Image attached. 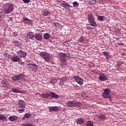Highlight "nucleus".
Listing matches in <instances>:
<instances>
[{"label":"nucleus","mask_w":126,"mask_h":126,"mask_svg":"<svg viewBox=\"0 0 126 126\" xmlns=\"http://www.w3.org/2000/svg\"><path fill=\"white\" fill-rule=\"evenodd\" d=\"M1 10L0 9V12Z\"/></svg>","instance_id":"obj_49"},{"label":"nucleus","mask_w":126,"mask_h":126,"mask_svg":"<svg viewBox=\"0 0 126 126\" xmlns=\"http://www.w3.org/2000/svg\"><path fill=\"white\" fill-rule=\"evenodd\" d=\"M23 23H25V24H29L32 23V20L29 19L28 17H24Z\"/></svg>","instance_id":"obj_14"},{"label":"nucleus","mask_w":126,"mask_h":126,"mask_svg":"<svg viewBox=\"0 0 126 126\" xmlns=\"http://www.w3.org/2000/svg\"><path fill=\"white\" fill-rule=\"evenodd\" d=\"M86 125L87 126H94L93 123L91 121H87L86 122Z\"/></svg>","instance_id":"obj_31"},{"label":"nucleus","mask_w":126,"mask_h":126,"mask_svg":"<svg viewBox=\"0 0 126 126\" xmlns=\"http://www.w3.org/2000/svg\"><path fill=\"white\" fill-rule=\"evenodd\" d=\"M26 107L25 102L22 99H19L18 100V107L19 109H18V111L20 113H24L25 111V108Z\"/></svg>","instance_id":"obj_1"},{"label":"nucleus","mask_w":126,"mask_h":126,"mask_svg":"<svg viewBox=\"0 0 126 126\" xmlns=\"http://www.w3.org/2000/svg\"><path fill=\"white\" fill-rule=\"evenodd\" d=\"M111 89L107 88L104 89V91L102 94V97L104 98H111Z\"/></svg>","instance_id":"obj_3"},{"label":"nucleus","mask_w":126,"mask_h":126,"mask_svg":"<svg viewBox=\"0 0 126 126\" xmlns=\"http://www.w3.org/2000/svg\"><path fill=\"white\" fill-rule=\"evenodd\" d=\"M58 2H60V4L62 7H63L66 9H69L70 5L69 3H68V2L63 1V0H59Z\"/></svg>","instance_id":"obj_7"},{"label":"nucleus","mask_w":126,"mask_h":126,"mask_svg":"<svg viewBox=\"0 0 126 126\" xmlns=\"http://www.w3.org/2000/svg\"><path fill=\"white\" fill-rule=\"evenodd\" d=\"M77 124H79V125H81V124H83L85 123V120L83 118H78L76 120Z\"/></svg>","instance_id":"obj_16"},{"label":"nucleus","mask_w":126,"mask_h":126,"mask_svg":"<svg viewBox=\"0 0 126 126\" xmlns=\"http://www.w3.org/2000/svg\"><path fill=\"white\" fill-rule=\"evenodd\" d=\"M7 118L5 117H3L2 115H0V120L1 121H6Z\"/></svg>","instance_id":"obj_34"},{"label":"nucleus","mask_w":126,"mask_h":126,"mask_svg":"<svg viewBox=\"0 0 126 126\" xmlns=\"http://www.w3.org/2000/svg\"><path fill=\"white\" fill-rule=\"evenodd\" d=\"M98 79L99 80H101V81H105V80H107L108 79V78L104 74H99V76H98Z\"/></svg>","instance_id":"obj_12"},{"label":"nucleus","mask_w":126,"mask_h":126,"mask_svg":"<svg viewBox=\"0 0 126 126\" xmlns=\"http://www.w3.org/2000/svg\"><path fill=\"white\" fill-rule=\"evenodd\" d=\"M58 110H59V107H57V106L49 107L50 112H57Z\"/></svg>","instance_id":"obj_17"},{"label":"nucleus","mask_w":126,"mask_h":126,"mask_svg":"<svg viewBox=\"0 0 126 126\" xmlns=\"http://www.w3.org/2000/svg\"><path fill=\"white\" fill-rule=\"evenodd\" d=\"M98 118L99 119H101V120H102L103 119H105V120L107 119V117H106V116L103 114L99 115L98 116Z\"/></svg>","instance_id":"obj_25"},{"label":"nucleus","mask_w":126,"mask_h":126,"mask_svg":"<svg viewBox=\"0 0 126 126\" xmlns=\"http://www.w3.org/2000/svg\"><path fill=\"white\" fill-rule=\"evenodd\" d=\"M3 18H4V16H2L1 15H0V21L2 20Z\"/></svg>","instance_id":"obj_45"},{"label":"nucleus","mask_w":126,"mask_h":126,"mask_svg":"<svg viewBox=\"0 0 126 126\" xmlns=\"http://www.w3.org/2000/svg\"><path fill=\"white\" fill-rule=\"evenodd\" d=\"M88 1L91 5H94L96 4L95 0H88Z\"/></svg>","instance_id":"obj_30"},{"label":"nucleus","mask_w":126,"mask_h":126,"mask_svg":"<svg viewBox=\"0 0 126 126\" xmlns=\"http://www.w3.org/2000/svg\"><path fill=\"white\" fill-rule=\"evenodd\" d=\"M14 43L15 44L16 46H19L22 44V43L21 42V41H19V40H15L14 41Z\"/></svg>","instance_id":"obj_26"},{"label":"nucleus","mask_w":126,"mask_h":126,"mask_svg":"<svg viewBox=\"0 0 126 126\" xmlns=\"http://www.w3.org/2000/svg\"><path fill=\"white\" fill-rule=\"evenodd\" d=\"M72 4H73V5L74 7H79V2L75 1V2H73Z\"/></svg>","instance_id":"obj_35"},{"label":"nucleus","mask_w":126,"mask_h":126,"mask_svg":"<svg viewBox=\"0 0 126 126\" xmlns=\"http://www.w3.org/2000/svg\"><path fill=\"white\" fill-rule=\"evenodd\" d=\"M80 105H81V102H77L75 100H72V101H68L66 103V105L70 108H76L77 107L80 106Z\"/></svg>","instance_id":"obj_2"},{"label":"nucleus","mask_w":126,"mask_h":126,"mask_svg":"<svg viewBox=\"0 0 126 126\" xmlns=\"http://www.w3.org/2000/svg\"><path fill=\"white\" fill-rule=\"evenodd\" d=\"M28 36L31 39H32V38L35 37V35H34V33L30 32L28 33Z\"/></svg>","instance_id":"obj_28"},{"label":"nucleus","mask_w":126,"mask_h":126,"mask_svg":"<svg viewBox=\"0 0 126 126\" xmlns=\"http://www.w3.org/2000/svg\"><path fill=\"white\" fill-rule=\"evenodd\" d=\"M50 35L49 34H48V33H44L43 35V37L44 38V39H46V40L49 39V38H50Z\"/></svg>","instance_id":"obj_29"},{"label":"nucleus","mask_w":126,"mask_h":126,"mask_svg":"<svg viewBox=\"0 0 126 126\" xmlns=\"http://www.w3.org/2000/svg\"><path fill=\"white\" fill-rule=\"evenodd\" d=\"M98 20H100V21H106L107 18L106 17H104L103 16H98Z\"/></svg>","instance_id":"obj_27"},{"label":"nucleus","mask_w":126,"mask_h":126,"mask_svg":"<svg viewBox=\"0 0 126 126\" xmlns=\"http://www.w3.org/2000/svg\"><path fill=\"white\" fill-rule=\"evenodd\" d=\"M31 117H32V115L30 114V113H26L24 115V117H23L22 119L23 120H24L25 118H31Z\"/></svg>","instance_id":"obj_23"},{"label":"nucleus","mask_w":126,"mask_h":126,"mask_svg":"<svg viewBox=\"0 0 126 126\" xmlns=\"http://www.w3.org/2000/svg\"><path fill=\"white\" fill-rule=\"evenodd\" d=\"M87 29H89L90 30H92V28L91 27V24H90L87 25Z\"/></svg>","instance_id":"obj_40"},{"label":"nucleus","mask_w":126,"mask_h":126,"mask_svg":"<svg viewBox=\"0 0 126 126\" xmlns=\"http://www.w3.org/2000/svg\"><path fill=\"white\" fill-rule=\"evenodd\" d=\"M51 12L50 11H48L47 10H43L42 11V14L44 16H48L49 14H50Z\"/></svg>","instance_id":"obj_20"},{"label":"nucleus","mask_w":126,"mask_h":126,"mask_svg":"<svg viewBox=\"0 0 126 126\" xmlns=\"http://www.w3.org/2000/svg\"><path fill=\"white\" fill-rule=\"evenodd\" d=\"M17 54L18 55H19V56H20V57H26L27 56V54L26 52H24V51H23V50H19L18 51V52H17Z\"/></svg>","instance_id":"obj_13"},{"label":"nucleus","mask_w":126,"mask_h":126,"mask_svg":"<svg viewBox=\"0 0 126 126\" xmlns=\"http://www.w3.org/2000/svg\"><path fill=\"white\" fill-rule=\"evenodd\" d=\"M13 35L14 36H17V32H14L13 34Z\"/></svg>","instance_id":"obj_46"},{"label":"nucleus","mask_w":126,"mask_h":126,"mask_svg":"<svg viewBox=\"0 0 126 126\" xmlns=\"http://www.w3.org/2000/svg\"><path fill=\"white\" fill-rule=\"evenodd\" d=\"M90 24L91 25L92 30L94 29L95 28V26L96 25L95 22V19L94 20V22H91V23H90Z\"/></svg>","instance_id":"obj_24"},{"label":"nucleus","mask_w":126,"mask_h":126,"mask_svg":"<svg viewBox=\"0 0 126 126\" xmlns=\"http://www.w3.org/2000/svg\"><path fill=\"white\" fill-rule=\"evenodd\" d=\"M125 25L126 26V23L125 24Z\"/></svg>","instance_id":"obj_48"},{"label":"nucleus","mask_w":126,"mask_h":126,"mask_svg":"<svg viewBox=\"0 0 126 126\" xmlns=\"http://www.w3.org/2000/svg\"><path fill=\"white\" fill-rule=\"evenodd\" d=\"M50 96L52 97H54V98H59V95L55 93H54L53 92H51L50 93Z\"/></svg>","instance_id":"obj_21"},{"label":"nucleus","mask_w":126,"mask_h":126,"mask_svg":"<svg viewBox=\"0 0 126 126\" xmlns=\"http://www.w3.org/2000/svg\"><path fill=\"white\" fill-rule=\"evenodd\" d=\"M70 44V40H65L64 42V45H65L67 46H69Z\"/></svg>","instance_id":"obj_37"},{"label":"nucleus","mask_w":126,"mask_h":126,"mask_svg":"<svg viewBox=\"0 0 126 126\" xmlns=\"http://www.w3.org/2000/svg\"><path fill=\"white\" fill-rule=\"evenodd\" d=\"M62 63H61L62 66H64L66 65V63H65V62H62Z\"/></svg>","instance_id":"obj_44"},{"label":"nucleus","mask_w":126,"mask_h":126,"mask_svg":"<svg viewBox=\"0 0 126 126\" xmlns=\"http://www.w3.org/2000/svg\"><path fill=\"white\" fill-rule=\"evenodd\" d=\"M54 25L55 26V28H60V27L62 26V25L60 24L59 22H54Z\"/></svg>","instance_id":"obj_32"},{"label":"nucleus","mask_w":126,"mask_h":126,"mask_svg":"<svg viewBox=\"0 0 126 126\" xmlns=\"http://www.w3.org/2000/svg\"><path fill=\"white\" fill-rule=\"evenodd\" d=\"M73 79L77 84H79V85H82L84 83L83 79H82V77H80V76H74Z\"/></svg>","instance_id":"obj_6"},{"label":"nucleus","mask_w":126,"mask_h":126,"mask_svg":"<svg viewBox=\"0 0 126 126\" xmlns=\"http://www.w3.org/2000/svg\"><path fill=\"white\" fill-rule=\"evenodd\" d=\"M24 77H25L24 74H19L18 75L13 76V77H12V79L14 81H16V80H19L24 79Z\"/></svg>","instance_id":"obj_9"},{"label":"nucleus","mask_w":126,"mask_h":126,"mask_svg":"<svg viewBox=\"0 0 126 126\" xmlns=\"http://www.w3.org/2000/svg\"><path fill=\"white\" fill-rule=\"evenodd\" d=\"M70 79L68 78V77H63L61 79V81L59 83L60 86H63L64 85L65 83L69 82Z\"/></svg>","instance_id":"obj_8"},{"label":"nucleus","mask_w":126,"mask_h":126,"mask_svg":"<svg viewBox=\"0 0 126 126\" xmlns=\"http://www.w3.org/2000/svg\"><path fill=\"white\" fill-rule=\"evenodd\" d=\"M27 66L30 69H33V63H28Z\"/></svg>","instance_id":"obj_38"},{"label":"nucleus","mask_w":126,"mask_h":126,"mask_svg":"<svg viewBox=\"0 0 126 126\" xmlns=\"http://www.w3.org/2000/svg\"><path fill=\"white\" fill-rule=\"evenodd\" d=\"M78 41H79V42L84 43L85 41L84 37H83V36H81L80 38H79Z\"/></svg>","instance_id":"obj_36"},{"label":"nucleus","mask_w":126,"mask_h":126,"mask_svg":"<svg viewBox=\"0 0 126 126\" xmlns=\"http://www.w3.org/2000/svg\"><path fill=\"white\" fill-rule=\"evenodd\" d=\"M31 0H22V1L25 3H29L30 2Z\"/></svg>","instance_id":"obj_43"},{"label":"nucleus","mask_w":126,"mask_h":126,"mask_svg":"<svg viewBox=\"0 0 126 126\" xmlns=\"http://www.w3.org/2000/svg\"><path fill=\"white\" fill-rule=\"evenodd\" d=\"M41 96L42 97H44L45 98H46L47 97H50V94H42Z\"/></svg>","instance_id":"obj_33"},{"label":"nucleus","mask_w":126,"mask_h":126,"mask_svg":"<svg viewBox=\"0 0 126 126\" xmlns=\"http://www.w3.org/2000/svg\"><path fill=\"white\" fill-rule=\"evenodd\" d=\"M18 117L17 116H10L9 117V120H10L11 122L18 120Z\"/></svg>","instance_id":"obj_18"},{"label":"nucleus","mask_w":126,"mask_h":126,"mask_svg":"<svg viewBox=\"0 0 126 126\" xmlns=\"http://www.w3.org/2000/svg\"><path fill=\"white\" fill-rule=\"evenodd\" d=\"M13 4H10L8 7L5 8V10H4V13L5 14H8V13H10V12H11L13 10Z\"/></svg>","instance_id":"obj_10"},{"label":"nucleus","mask_w":126,"mask_h":126,"mask_svg":"<svg viewBox=\"0 0 126 126\" xmlns=\"http://www.w3.org/2000/svg\"><path fill=\"white\" fill-rule=\"evenodd\" d=\"M102 53L103 54V55L106 58V60H109L110 58V55L108 53V52H107V51H104V52H102Z\"/></svg>","instance_id":"obj_22"},{"label":"nucleus","mask_w":126,"mask_h":126,"mask_svg":"<svg viewBox=\"0 0 126 126\" xmlns=\"http://www.w3.org/2000/svg\"><path fill=\"white\" fill-rule=\"evenodd\" d=\"M40 56L41 57L43 58L45 62H49L50 59V56L49 54L45 52H42L40 53Z\"/></svg>","instance_id":"obj_5"},{"label":"nucleus","mask_w":126,"mask_h":126,"mask_svg":"<svg viewBox=\"0 0 126 126\" xmlns=\"http://www.w3.org/2000/svg\"><path fill=\"white\" fill-rule=\"evenodd\" d=\"M34 38L36 39L38 41H40L42 39V36L41 34L39 33H37L35 35H34Z\"/></svg>","instance_id":"obj_19"},{"label":"nucleus","mask_w":126,"mask_h":126,"mask_svg":"<svg viewBox=\"0 0 126 126\" xmlns=\"http://www.w3.org/2000/svg\"><path fill=\"white\" fill-rule=\"evenodd\" d=\"M23 126H34L31 123H27L26 124H24Z\"/></svg>","instance_id":"obj_41"},{"label":"nucleus","mask_w":126,"mask_h":126,"mask_svg":"<svg viewBox=\"0 0 126 126\" xmlns=\"http://www.w3.org/2000/svg\"><path fill=\"white\" fill-rule=\"evenodd\" d=\"M38 68V66L35 64V63H33V69H37Z\"/></svg>","instance_id":"obj_42"},{"label":"nucleus","mask_w":126,"mask_h":126,"mask_svg":"<svg viewBox=\"0 0 126 126\" xmlns=\"http://www.w3.org/2000/svg\"><path fill=\"white\" fill-rule=\"evenodd\" d=\"M65 108H64L63 110V112H65Z\"/></svg>","instance_id":"obj_47"},{"label":"nucleus","mask_w":126,"mask_h":126,"mask_svg":"<svg viewBox=\"0 0 126 126\" xmlns=\"http://www.w3.org/2000/svg\"><path fill=\"white\" fill-rule=\"evenodd\" d=\"M12 92H14V93H20V92L19 91V90H18V89H12Z\"/></svg>","instance_id":"obj_39"},{"label":"nucleus","mask_w":126,"mask_h":126,"mask_svg":"<svg viewBox=\"0 0 126 126\" xmlns=\"http://www.w3.org/2000/svg\"><path fill=\"white\" fill-rule=\"evenodd\" d=\"M60 56L61 58V62H65L66 60L70 57V55L69 53H60Z\"/></svg>","instance_id":"obj_4"},{"label":"nucleus","mask_w":126,"mask_h":126,"mask_svg":"<svg viewBox=\"0 0 126 126\" xmlns=\"http://www.w3.org/2000/svg\"><path fill=\"white\" fill-rule=\"evenodd\" d=\"M11 61H12V62H21V60L20 58H19V57H18V56L15 55L12 56L11 59H10Z\"/></svg>","instance_id":"obj_11"},{"label":"nucleus","mask_w":126,"mask_h":126,"mask_svg":"<svg viewBox=\"0 0 126 126\" xmlns=\"http://www.w3.org/2000/svg\"><path fill=\"white\" fill-rule=\"evenodd\" d=\"M94 19L92 14L88 15V19L90 24L94 23Z\"/></svg>","instance_id":"obj_15"}]
</instances>
